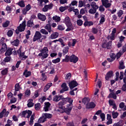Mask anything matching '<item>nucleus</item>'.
<instances>
[{"label":"nucleus","mask_w":126,"mask_h":126,"mask_svg":"<svg viewBox=\"0 0 126 126\" xmlns=\"http://www.w3.org/2000/svg\"><path fill=\"white\" fill-rule=\"evenodd\" d=\"M16 101H17V98L15 97H13L10 99V103H9V104L10 103H11V104L14 103L16 102Z\"/></svg>","instance_id":"nucleus-58"},{"label":"nucleus","mask_w":126,"mask_h":126,"mask_svg":"<svg viewBox=\"0 0 126 126\" xmlns=\"http://www.w3.org/2000/svg\"><path fill=\"white\" fill-rule=\"evenodd\" d=\"M39 6L43 7L44 5L49 2V0H37Z\"/></svg>","instance_id":"nucleus-13"},{"label":"nucleus","mask_w":126,"mask_h":126,"mask_svg":"<svg viewBox=\"0 0 126 126\" xmlns=\"http://www.w3.org/2000/svg\"><path fill=\"white\" fill-rule=\"evenodd\" d=\"M121 89L123 91L126 92V84H125L123 85Z\"/></svg>","instance_id":"nucleus-64"},{"label":"nucleus","mask_w":126,"mask_h":126,"mask_svg":"<svg viewBox=\"0 0 126 126\" xmlns=\"http://www.w3.org/2000/svg\"><path fill=\"white\" fill-rule=\"evenodd\" d=\"M40 32L42 34L48 35L49 34L48 32L45 29H41Z\"/></svg>","instance_id":"nucleus-49"},{"label":"nucleus","mask_w":126,"mask_h":126,"mask_svg":"<svg viewBox=\"0 0 126 126\" xmlns=\"http://www.w3.org/2000/svg\"><path fill=\"white\" fill-rule=\"evenodd\" d=\"M79 85V84L76 80H72L69 83V87L70 90H73L75 87Z\"/></svg>","instance_id":"nucleus-9"},{"label":"nucleus","mask_w":126,"mask_h":126,"mask_svg":"<svg viewBox=\"0 0 126 126\" xmlns=\"http://www.w3.org/2000/svg\"><path fill=\"white\" fill-rule=\"evenodd\" d=\"M67 27V29L65 30L66 32H70L71 31H73L74 29V27L73 26L72 24L71 23L70 24H68L67 25H66Z\"/></svg>","instance_id":"nucleus-18"},{"label":"nucleus","mask_w":126,"mask_h":126,"mask_svg":"<svg viewBox=\"0 0 126 126\" xmlns=\"http://www.w3.org/2000/svg\"><path fill=\"white\" fill-rule=\"evenodd\" d=\"M76 22L78 26H82L83 24V21L81 19L77 20Z\"/></svg>","instance_id":"nucleus-48"},{"label":"nucleus","mask_w":126,"mask_h":126,"mask_svg":"<svg viewBox=\"0 0 126 126\" xmlns=\"http://www.w3.org/2000/svg\"><path fill=\"white\" fill-rule=\"evenodd\" d=\"M44 7L42 8V11L46 12L49 10H51L53 7V4L52 3L49 4V5H46V4L43 5Z\"/></svg>","instance_id":"nucleus-6"},{"label":"nucleus","mask_w":126,"mask_h":126,"mask_svg":"<svg viewBox=\"0 0 126 126\" xmlns=\"http://www.w3.org/2000/svg\"><path fill=\"white\" fill-rule=\"evenodd\" d=\"M73 104H67L66 105V108H64L63 111L67 115H69L71 114V111L73 108Z\"/></svg>","instance_id":"nucleus-3"},{"label":"nucleus","mask_w":126,"mask_h":126,"mask_svg":"<svg viewBox=\"0 0 126 126\" xmlns=\"http://www.w3.org/2000/svg\"><path fill=\"white\" fill-rule=\"evenodd\" d=\"M62 101L59 102L58 105L59 107L58 108L59 109H61L63 110H64L65 107L63 106L65 104H66V101L65 100L64 98H62Z\"/></svg>","instance_id":"nucleus-7"},{"label":"nucleus","mask_w":126,"mask_h":126,"mask_svg":"<svg viewBox=\"0 0 126 126\" xmlns=\"http://www.w3.org/2000/svg\"><path fill=\"white\" fill-rule=\"evenodd\" d=\"M108 103L110 106H112L114 104H116L115 102V100H113L111 99L109 100Z\"/></svg>","instance_id":"nucleus-60"},{"label":"nucleus","mask_w":126,"mask_h":126,"mask_svg":"<svg viewBox=\"0 0 126 126\" xmlns=\"http://www.w3.org/2000/svg\"><path fill=\"white\" fill-rule=\"evenodd\" d=\"M92 32L94 34H97L98 32V30L95 28H93L92 29Z\"/></svg>","instance_id":"nucleus-45"},{"label":"nucleus","mask_w":126,"mask_h":126,"mask_svg":"<svg viewBox=\"0 0 126 126\" xmlns=\"http://www.w3.org/2000/svg\"><path fill=\"white\" fill-rule=\"evenodd\" d=\"M113 76V72L112 71H109L105 75V80H108L110 78L112 77Z\"/></svg>","instance_id":"nucleus-24"},{"label":"nucleus","mask_w":126,"mask_h":126,"mask_svg":"<svg viewBox=\"0 0 126 126\" xmlns=\"http://www.w3.org/2000/svg\"><path fill=\"white\" fill-rule=\"evenodd\" d=\"M69 47L68 46L65 47L63 51V55L65 56L67 53H68Z\"/></svg>","instance_id":"nucleus-33"},{"label":"nucleus","mask_w":126,"mask_h":126,"mask_svg":"<svg viewBox=\"0 0 126 126\" xmlns=\"http://www.w3.org/2000/svg\"><path fill=\"white\" fill-rule=\"evenodd\" d=\"M43 115L45 116L44 118H46V120H47V118L51 119L52 117V114H48L47 113L44 114Z\"/></svg>","instance_id":"nucleus-41"},{"label":"nucleus","mask_w":126,"mask_h":126,"mask_svg":"<svg viewBox=\"0 0 126 126\" xmlns=\"http://www.w3.org/2000/svg\"><path fill=\"white\" fill-rule=\"evenodd\" d=\"M37 18L41 21H45L46 20V16L41 13H38L37 14Z\"/></svg>","instance_id":"nucleus-16"},{"label":"nucleus","mask_w":126,"mask_h":126,"mask_svg":"<svg viewBox=\"0 0 126 126\" xmlns=\"http://www.w3.org/2000/svg\"><path fill=\"white\" fill-rule=\"evenodd\" d=\"M34 26L33 21L32 20H30L27 22V26L28 27L32 28Z\"/></svg>","instance_id":"nucleus-26"},{"label":"nucleus","mask_w":126,"mask_h":126,"mask_svg":"<svg viewBox=\"0 0 126 126\" xmlns=\"http://www.w3.org/2000/svg\"><path fill=\"white\" fill-rule=\"evenodd\" d=\"M105 22V18L104 17H102L100 18V20L99 21V24L103 25Z\"/></svg>","instance_id":"nucleus-52"},{"label":"nucleus","mask_w":126,"mask_h":126,"mask_svg":"<svg viewBox=\"0 0 126 126\" xmlns=\"http://www.w3.org/2000/svg\"><path fill=\"white\" fill-rule=\"evenodd\" d=\"M10 24V21L7 20L4 23L2 24V27L7 28Z\"/></svg>","instance_id":"nucleus-40"},{"label":"nucleus","mask_w":126,"mask_h":126,"mask_svg":"<svg viewBox=\"0 0 126 126\" xmlns=\"http://www.w3.org/2000/svg\"><path fill=\"white\" fill-rule=\"evenodd\" d=\"M32 9V6L30 4H28L26 7H25V9H26L28 11H29V10H30Z\"/></svg>","instance_id":"nucleus-62"},{"label":"nucleus","mask_w":126,"mask_h":126,"mask_svg":"<svg viewBox=\"0 0 126 126\" xmlns=\"http://www.w3.org/2000/svg\"><path fill=\"white\" fill-rule=\"evenodd\" d=\"M44 116H43V117H40L38 120V123H44L47 121L46 118H43Z\"/></svg>","instance_id":"nucleus-36"},{"label":"nucleus","mask_w":126,"mask_h":126,"mask_svg":"<svg viewBox=\"0 0 126 126\" xmlns=\"http://www.w3.org/2000/svg\"><path fill=\"white\" fill-rule=\"evenodd\" d=\"M42 37V35L40 32L36 31L33 36V41L35 42L38 40H40Z\"/></svg>","instance_id":"nucleus-5"},{"label":"nucleus","mask_w":126,"mask_h":126,"mask_svg":"<svg viewBox=\"0 0 126 126\" xmlns=\"http://www.w3.org/2000/svg\"><path fill=\"white\" fill-rule=\"evenodd\" d=\"M52 86H53V83H49L47 84L44 88V89H43L44 92H46Z\"/></svg>","instance_id":"nucleus-21"},{"label":"nucleus","mask_w":126,"mask_h":126,"mask_svg":"<svg viewBox=\"0 0 126 126\" xmlns=\"http://www.w3.org/2000/svg\"><path fill=\"white\" fill-rule=\"evenodd\" d=\"M9 114V112L6 111V109L5 108H4L3 109L2 111L0 112V119L2 118L3 117H7Z\"/></svg>","instance_id":"nucleus-8"},{"label":"nucleus","mask_w":126,"mask_h":126,"mask_svg":"<svg viewBox=\"0 0 126 126\" xmlns=\"http://www.w3.org/2000/svg\"><path fill=\"white\" fill-rule=\"evenodd\" d=\"M41 81H45L47 80V76L46 75V74L44 73H43L41 74Z\"/></svg>","instance_id":"nucleus-37"},{"label":"nucleus","mask_w":126,"mask_h":126,"mask_svg":"<svg viewBox=\"0 0 126 126\" xmlns=\"http://www.w3.org/2000/svg\"><path fill=\"white\" fill-rule=\"evenodd\" d=\"M124 14V12L123 11V10H120L118 13H117V15H118V17L120 18L121 17H122V15H123V14Z\"/></svg>","instance_id":"nucleus-59"},{"label":"nucleus","mask_w":126,"mask_h":126,"mask_svg":"<svg viewBox=\"0 0 126 126\" xmlns=\"http://www.w3.org/2000/svg\"><path fill=\"white\" fill-rule=\"evenodd\" d=\"M53 20L55 21V22L59 23L61 21V18L59 16H55L53 17Z\"/></svg>","instance_id":"nucleus-34"},{"label":"nucleus","mask_w":126,"mask_h":126,"mask_svg":"<svg viewBox=\"0 0 126 126\" xmlns=\"http://www.w3.org/2000/svg\"><path fill=\"white\" fill-rule=\"evenodd\" d=\"M8 68H6L4 69L1 71L0 73H1V75L4 76V75H7L8 74Z\"/></svg>","instance_id":"nucleus-32"},{"label":"nucleus","mask_w":126,"mask_h":126,"mask_svg":"<svg viewBox=\"0 0 126 126\" xmlns=\"http://www.w3.org/2000/svg\"><path fill=\"white\" fill-rule=\"evenodd\" d=\"M41 104L40 103H37V104H35L34 105L35 109L36 110H38L40 109Z\"/></svg>","instance_id":"nucleus-47"},{"label":"nucleus","mask_w":126,"mask_h":126,"mask_svg":"<svg viewBox=\"0 0 126 126\" xmlns=\"http://www.w3.org/2000/svg\"><path fill=\"white\" fill-rule=\"evenodd\" d=\"M20 90V86L19 83H17L15 85V91H19Z\"/></svg>","instance_id":"nucleus-44"},{"label":"nucleus","mask_w":126,"mask_h":126,"mask_svg":"<svg viewBox=\"0 0 126 126\" xmlns=\"http://www.w3.org/2000/svg\"><path fill=\"white\" fill-rule=\"evenodd\" d=\"M31 75L32 72L30 71H28V69L25 70L24 72H23V75L25 76L26 78L31 76Z\"/></svg>","instance_id":"nucleus-22"},{"label":"nucleus","mask_w":126,"mask_h":126,"mask_svg":"<svg viewBox=\"0 0 126 126\" xmlns=\"http://www.w3.org/2000/svg\"><path fill=\"white\" fill-rule=\"evenodd\" d=\"M110 57L111 58V59H112L113 61H115L116 60V54H113V53H111L110 54Z\"/></svg>","instance_id":"nucleus-55"},{"label":"nucleus","mask_w":126,"mask_h":126,"mask_svg":"<svg viewBox=\"0 0 126 126\" xmlns=\"http://www.w3.org/2000/svg\"><path fill=\"white\" fill-rule=\"evenodd\" d=\"M95 107H96V104L93 102H91L86 105V108L87 109H94Z\"/></svg>","instance_id":"nucleus-14"},{"label":"nucleus","mask_w":126,"mask_h":126,"mask_svg":"<svg viewBox=\"0 0 126 126\" xmlns=\"http://www.w3.org/2000/svg\"><path fill=\"white\" fill-rule=\"evenodd\" d=\"M60 62H61V59L60 58H58L56 59L53 60L52 61V62L53 63H55V64L58 63H60Z\"/></svg>","instance_id":"nucleus-43"},{"label":"nucleus","mask_w":126,"mask_h":126,"mask_svg":"<svg viewBox=\"0 0 126 126\" xmlns=\"http://www.w3.org/2000/svg\"><path fill=\"white\" fill-rule=\"evenodd\" d=\"M16 5H18L20 7L24 8L26 6L24 1L22 0L21 1H19L16 3Z\"/></svg>","instance_id":"nucleus-25"},{"label":"nucleus","mask_w":126,"mask_h":126,"mask_svg":"<svg viewBox=\"0 0 126 126\" xmlns=\"http://www.w3.org/2000/svg\"><path fill=\"white\" fill-rule=\"evenodd\" d=\"M59 35V33L57 32H56L51 35L50 38L52 39H56L58 37Z\"/></svg>","instance_id":"nucleus-29"},{"label":"nucleus","mask_w":126,"mask_h":126,"mask_svg":"<svg viewBox=\"0 0 126 126\" xmlns=\"http://www.w3.org/2000/svg\"><path fill=\"white\" fill-rule=\"evenodd\" d=\"M40 53L38 55L39 57H42L41 60H43L44 59H46L49 56L48 52L49 50L47 47H44L43 49L40 50Z\"/></svg>","instance_id":"nucleus-2"},{"label":"nucleus","mask_w":126,"mask_h":126,"mask_svg":"<svg viewBox=\"0 0 126 126\" xmlns=\"http://www.w3.org/2000/svg\"><path fill=\"white\" fill-rule=\"evenodd\" d=\"M34 115H32L31 117L30 121L29 123V125L30 126H32L33 125V122H34Z\"/></svg>","instance_id":"nucleus-38"},{"label":"nucleus","mask_w":126,"mask_h":126,"mask_svg":"<svg viewBox=\"0 0 126 126\" xmlns=\"http://www.w3.org/2000/svg\"><path fill=\"white\" fill-rule=\"evenodd\" d=\"M102 5L104 6L106 8H109L112 5V4L109 2L108 0H101Z\"/></svg>","instance_id":"nucleus-12"},{"label":"nucleus","mask_w":126,"mask_h":126,"mask_svg":"<svg viewBox=\"0 0 126 126\" xmlns=\"http://www.w3.org/2000/svg\"><path fill=\"white\" fill-rule=\"evenodd\" d=\"M79 61V58L75 55L71 56L66 55L65 59L62 60L63 62L68 63L69 62L72 63H76Z\"/></svg>","instance_id":"nucleus-1"},{"label":"nucleus","mask_w":126,"mask_h":126,"mask_svg":"<svg viewBox=\"0 0 126 126\" xmlns=\"http://www.w3.org/2000/svg\"><path fill=\"white\" fill-rule=\"evenodd\" d=\"M13 48L8 47L4 54L5 56H10L12 54Z\"/></svg>","instance_id":"nucleus-15"},{"label":"nucleus","mask_w":126,"mask_h":126,"mask_svg":"<svg viewBox=\"0 0 126 126\" xmlns=\"http://www.w3.org/2000/svg\"><path fill=\"white\" fill-rule=\"evenodd\" d=\"M99 10L100 12H103L104 11H105V8L103 7V5H101V6H100L99 7Z\"/></svg>","instance_id":"nucleus-61"},{"label":"nucleus","mask_w":126,"mask_h":126,"mask_svg":"<svg viewBox=\"0 0 126 126\" xmlns=\"http://www.w3.org/2000/svg\"><path fill=\"white\" fill-rule=\"evenodd\" d=\"M69 88L67 87V86H66V87H65L64 88H63L61 91H60V93H63L65 91H68Z\"/></svg>","instance_id":"nucleus-50"},{"label":"nucleus","mask_w":126,"mask_h":126,"mask_svg":"<svg viewBox=\"0 0 126 126\" xmlns=\"http://www.w3.org/2000/svg\"><path fill=\"white\" fill-rule=\"evenodd\" d=\"M11 59H12V58L10 56H9V57H6L4 59V60L5 61V62L8 63V62H10L11 61Z\"/></svg>","instance_id":"nucleus-51"},{"label":"nucleus","mask_w":126,"mask_h":126,"mask_svg":"<svg viewBox=\"0 0 126 126\" xmlns=\"http://www.w3.org/2000/svg\"><path fill=\"white\" fill-rule=\"evenodd\" d=\"M7 34L8 37H11L13 34V32L11 30H9L7 32Z\"/></svg>","instance_id":"nucleus-54"},{"label":"nucleus","mask_w":126,"mask_h":126,"mask_svg":"<svg viewBox=\"0 0 126 126\" xmlns=\"http://www.w3.org/2000/svg\"><path fill=\"white\" fill-rule=\"evenodd\" d=\"M64 22L66 25L72 24V23L71 22L70 18L68 17L65 18Z\"/></svg>","instance_id":"nucleus-35"},{"label":"nucleus","mask_w":126,"mask_h":126,"mask_svg":"<svg viewBox=\"0 0 126 126\" xmlns=\"http://www.w3.org/2000/svg\"><path fill=\"white\" fill-rule=\"evenodd\" d=\"M112 117L113 119H116L118 118V116H119V113L118 112H115L114 111H113L112 112Z\"/></svg>","instance_id":"nucleus-39"},{"label":"nucleus","mask_w":126,"mask_h":126,"mask_svg":"<svg viewBox=\"0 0 126 126\" xmlns=\"http://www.w3.org/2000/svg\"><path fill=\"white\" fill-rule=\"evenodd\" d=\"M102 48H107V49H110L112 48V41H109L106 43H103L102 44Z\"/></svg>","instance_id":"nucleus-11"},{"label":"nucleus","mask_w":126,"mask_h":126,"mask_svg":"<svg viewBox=\"0 0 126 126\" xmlns=\"http://www.w3.org/2000/svg\"><path fill=\"white\" fill-rule=\"evenodd\" d=\"M26 28V21L25 20L22 22V24H20L19 26L17 27L18 30L20 32H24Z\"/></svg>","instance_id":"nucleus-4"},{"label":"nucleus","mask_w":126,"mask_h":126,"mask_svg":"<svg viewBox=\"0 0 126 126\" xmlns=\"http://www.w3.org/2000/svg\"><path fill=\"white\" fill-rule=\"evenodd\" d=\"M64 98L66 101V104H67V102H69V104H73V99L72 98H71V97H66Z\"/></svg>","instance_id":"nucleus-27"},{"label":"nucleus","mask_w":126,"mask_h":126,"mask_svg":"<svg viewBox=\"0 0 126 126\" xmlns=\"http://www.w3.org/2000/svg\"><path fill=\"white\" fill-rule=\"evenodd\" d=\"M72 74L71 73H68L65 77V80H70L71 78Z\"/></svg>","instance_id":"nucleus-46"},{"label":"nucleus","mask_w":126,"mask_h":126,"mask_svg":"<svg viewBox=\"0 0 126 126\" xmlns=\"http://www.w3.org/2000/svg\"><path fill=\"white\" fill-rule=\"evenodd\" d=\"M20 43V40L18 39L14 40L13 42H11V44L15 46H18Z\"/></svg>","instance_id":"nucleus-30"},{"label":"nucleus","mask_w":126,"mask_h":126,"mask_svg":"<svg viewBox=\"0 0 126 126\" xmlns=\"http://www.w3.org/2000/svg\"><path fill=\"white\" fill-rule=\"evenodd\" d=\"M63 95L58 96L57 95H56L55 96H54L53 100L55 102H59L60 100L63 99Z\"/></svg>","instance_id":"nucleus-20"},{"label":"nucleus","mask_w":126,"mask_h":126,"mask_svg":"<svg viewBox=\"0 0 126 126\" xmlns=\"http://www.w3.org/2000/svg\"><path fill=\"white\" fill-rule=\"evenodd\" d=\"M51 21H52V18H49V21H48L49 24H47L46 26L45 27V29L46 30H47V31L50 33H51V32H52V25L51 24H50L51 23Z\"/></svg>","instance_id":"nucleus-10"},{"label":"nucleus","mask_w":126,"mask_h":126,"mask_svg":"<svg viewBox=\"0 0 126 126\" xmlns=\"http://www.w3.org/2000/svg\"><path fill=\"white\" fill-rule=\"evenodd\" d=\"M28 103L27 104V106L28 107L31 108L33 106L34 103H33V100L32 99H30L28 100Z\"/></svg>","instance_id":"nucleus-28"},{"label":"nucleus","mask_w":126,"mask_h":126,"mask_svg":"<svg viewBox=\"0 0 126 126\" xmlns=\"http://www.w3.org/2000/svg\"><path fill=\"white\" fill-rule=\"evenodd\" d=\"M92 8L93 9H91L89 10V13L91 14L96 13L97 12V9L99 8V6L96 5L94 7H92Z\"/></svg>","instance_id":"nucleus-17"},{"label":"nucleus","mask_w":126,"mask_h":126,"mask_svg":"<svg viewBox=\"0 0 126 126\" xmlns=\"http://www.w3.org/2000/svg\"><path fill=\"white\" fill-rule=\"evenodd\" d=\"M100 118L102 119V121H105V114L104 113H101L100 115Z\"/></svg>","instance_id":"nucleus-57"},{"label":"nucleus","mask_w":126,"mask_h":126,"mask_svg":"<svg viewBox=\"0 0 126 126\" xmlns=\"http://www.w3.org/2000/svg\"><path fill=\"white\" fill-rule=\"evenodd\" d=\"M123 54L124 53H122V52H118L116 55L117 59L118 60V59H120V58H121V56H122V55H123Z\"/></svg>","instance_id":"nucleus-56"},{"label":"nucleus","mask_w":126,"mask_h":126,"mask_svg":"<svg viewBox=\"0 0 126 126\" xmlns=\"http://www.w3.org/2000/svg\"><path fill=\"white\" fill-rule=\"evenodd\" d=\"M94 25V22L92 21H86L84 23V27H91Z\"/></svg>","instance_id":"nucleus-19"},{"label":"nucleus","mask_w":126,"mask_h":126,"mask_svg":"<svg viewBox=\"0 0 126 126\" xmlns=\"http://www.w3.org/2000/svg\"><path fill=\"white\" fill-rule=\"evenodd\" d=\"M57 29L59 31H63L65 29V28L63 25H58Z\"/></svg>","instance_id":"nucleus-42"},{"label":"nucleus","mask_w":126,"mask_h":126,"mask_svg":"<svg viewBox=\"0 0 126 126\" xmlns=\"http://www.w3.org/2000/svg\"><path fill=\"white\" fill-rule=\"evenodd\" d=\"M84 3H85V1H83V0L79 1L78 7H82L84 6Z\"/></svg>","instance_id":"nucleus-53"},{"label":"nucleus","mask_w":126,"mask_h":126,"mask_svg":"<svg viewBox=\"0 0 126 126\" xmlns=\"http://www.w3.org/2000/svg\"><path fill=\"white\" fill-rule=\"evenodd\" d=\"M7 46L6 45V44L3 43L1 45V48L0 49V51L1 53H4L6 51V50L7 49Z\"/></svg>","instance_id":"nucleus-23"},{"label":"nucleus","mask_w":126,"mask_h":126,"mask_svg":"<svg viewBox=\"0 0 126 126\" xmlns=\"http://www.w3.org/2000/svg\"><path fill=\"white\" fill-rule=\"evenodd\" d=\"M66 10V8L65 7H63V6H61V7H60L59 8V10L60 11H61V12H63L65 10Z\"/></svg>","instance_id":"nucleus-63"},{"label":"nucleus","mask_w":126,"mask_h":126,"mask_svg":"<svg viewBox=\"0 0 126 126\" xmlns=\"http://www.w3.org/2000/svg\"><path fill=\"white\" fill-rule=\"evenodd\" d=\"M108 97L109 98H113L114 99H117V95L113 92V93H110Z\"/></svg>","instance_id":"nucleus-31"}]
</instances>
